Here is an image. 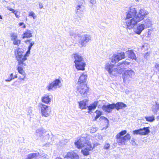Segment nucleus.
<instances>
[{"label":"nucleus","mask_w":159,"mask_h":159,"mask_svg":"<svg viewBox=\"0 0 159 159\" xmlns=\"http://www.w3.org/2000/svg\"><path fill=\"white\" fill-rule=\"evenodd\" d=\"M84 149L82 150L81 152L83 154L84 156H87L89 155V151L92 150L93 148L92 147L91 143L89 141H86L85 143Z\"/></svg>","instance_id":"10"},{"label":"nucleus","mask_w":159,"mask_h":159,"mask_svg":"<svg viewBox=\"0 0 159 159\" xmlns=\"http://www.w3.org/2000/svg\"><path fill=\"white\" fill-rule=\"evenodd\" d=\"M115 107V104H109L107 105H104L102 107L103 111L108 113L111 112Z\"/></svg>","instance_id":"16"},{"label":"nucleus","mask_w":159,"mask_h":159,"mask_svg":"<svg viewBox=\"0 0 159 159\" xmlns=\"http://www.w3.org/2000/svg\"><path fill=\"white\" fill-rule=\"evenodd\" d=\"M0 19H2V17L1 15H0Z\"/></svg>","instance_id":"57"},{"label":"nucleus","mask_w":159,"mask_h":159,"mask_svg":"<svg viewBox=\"0 0 159 159\" xmlns=\"http://www.w3.org/2000/svg\"><path fill=\"white\" fill-rule=\"evenodd\" d=\"M51 100V99L50 98L49 96L47 95H45L41 98V101L42 102L46 104H49Z\"/></svg>","instance_id":"26"},{"label":"nucleus","mask_w":159,"mask_h":159,"mask_svg":"<svg viewBox=\"0 0 159 159\" xmlns=\"http://www.w3.org/2000/svg\"><path fill=\"white\" fill-rule=\"evenodd\" d=\"M34 44V42H31L30 43L29 46L28 48L31 49L32 46Z\"/></svg>","instance_id":"44"},{"label":"nucleus","mask_w":159,"mask_h":159,"mask_svg":"<svg viewBox=\"0 0 159 159\" xmlns=\"http://www.w3.org/2000/svg\"><path fill=\"white\" fill-rule=\"evenodd\" d=\"M72 56L74 59V62L75 63L85 60L84 59L81 54L79 53H75L73 54Z\"/></svg>","instance_id":"18"},{"label":"nucleus","mask_w":159,"mask_h":159,"mask_svg":"<svg viewBox=\"0 0 159 159\" xmlns=\"http://www.w3.org/2000/svg\"><path fill=\"white\" fill-rule=\"evenodd\" d=\"M97 128H93L90 129V132L91 133H93L95 132L97 130Z\"/></svg>","instance_id":"41"},{"label":"nucleus","mask_w":159,"mask_h":159,"mask_svg":"<svg viewBox=\"0 0 159 159\" xmlns=\"http://www.w3.org/2000/svg\"><path fill=\"white\" fill-rule=\"evenodd\" d=\"M32 32L30 30H27L23 34L22 37L23 39L25 38H29L32 36Z\"/></svg>","instance_id":"28"},{"label":"nucleus","mask_w":159,"mask_h":159,"mask_svg":"<svg viewBox=\"0 0 159 159\" xmlns=\"http://www.w3.org/2000/svg\"><path fill=\"white\" fill-rule=\"evenodd\" d=\"M150 132L149 127H144L143 128H141L139 129L135 130L133 131L134 134H140L141 135H146Z\"/></svg>","instance_id":"12"},{"label":"nucleus","mask_w":159,"mask_h":159,"mask_svg":"<svg viewBox=\"0 0 159 159\" xmlns=\"http://www.w3.org/2000/svg\"><path fill=\"white\" fill-rule=\"evenodd\" d=\"M149 13L147 10L141 9L137 12L136 9L134 7L130 8L127 12L126 20V27L129 29L133 28L138 22L142 20Z\"/></svg>","instance_id":"1"},{"label":"nucleus","mask_w":159,"mask_h":159,"mask_svg":"<svg viewBox=\"0 0 159 159\" xmlns=\"http://www.w3.org/2000/svg\"><path fill=\"white\" fill-rule=\"evenodd\" d=\"M155 67L159 71V63H157Z\"/></svg>","instance_id":"45"},{"label":"nucleus","mask_w":159,"mask_h":159,"mask_svg":"<svg viewBox=\"0 0 159 159\" xmlns=\"http://www.w3.org/2000/svg\"><path fill=\"white\" fill-rule=\"evenodd\" d=\"M89 2L92 4H94L96 2L95 0H89Z\"/></svg>","instance_id":"49"},{"label":"nucleus","mask_w":159,"mask_h":159,"mask_svg":"<svg viewBox=\"0 0 159 159\" xmlns=\"http://www.w3.org/2000/svg\"><path fill=\"white\" fill-rule=\"evenodd\" d=\"M67 159H79V157L76 154L75 152H68L66 155Z\"/></svg>","instance_id":"21"},{"label":"nucleus","mask_w":159,"mask_h":159,"mask_svg":"<svg viewBox=\"0 0 159 159\" xmlns=\"http://www.w3.org/2000/svg\"><path fill=\"white\" fill-rule=\"evenodd\" d=\"M87 77V75L84 73H83L79 78L78 82V84L79 85L85 84L84 83L86 81Z\"/></svg>","instance_id":"19"},{"label":"nucleus","mask_w":159,"mask_h":159,"mask_svg":"<svg viewBox=\"0 0 159 159\" xmlns=\"http://www.w3.org/2000/svg\"><path fill=\"white\" fill-rule=\"evenodd\" d=\"M98 104V102H94L93 103L91 104L90 105L88 106V109L89 111L94 110Z\"/></svg>","instance_id":"30"},{"label":"nucleus","mask_w":159,"mask_h":159,"mask_svg":"<svg viewBox=\"0 0 159 159\" xmlns=\"http://www.w3.org/2000/svg\"><path fill=\"white\" fill-rule=\"evenodd\" d=\"M76 13L78 16L83 14L84 8L82 6L78 5L76 7Z\"/></svg>","instance_id":"20"},{"label":"nucleus","mask_w":159,"mask_h":159,"mask_svg":"<svg viewBox=\"0 0 159 159\" xmlns=\"http://www.w3.org/2000/svg\"><path fill=\"white\" fill-rule=\"evenodd\" d=\"M149 55H150V53H149L148 52H147L145 54V55H144V57L146 58H148V57Z\"/></svg>","instance_id":"46"},{"label":"nucleus","mask_w":159,"mask_h":159,"mask_svg":"<svg viewBox=\"0 0 159 159\" xmlns=\"http://www.w3.org/2000/svg\"><path fill=\"white\" fill-rule=\"evenodd\" d=\"M21 42V40L20 39H17L13 41V43L14 45L19 46Z\"/></svg>","instance_id":"35"},{"label":"nucleus","mask_w":159,"mask_h":159,"mask_svg":"<svg viewBox=\"0 0 159 159\" xmlns=\"http://www.w3.org/2000/svg\"><path fill=\"white\" fill-rule=\"evenodd\" d=\"M24 24V23L23 22H20L19 24V25L20 26H21L22 25Z\"/></svg>","instance_id":"53"},{"label":"nucleus","mask_w":159,"mask_h":159,"mask_svg":"<svg viewBox=\"0 0 159 159\" xmlns=\"http://www.w3.org/2000/svg\"><path fill=\"white\" fill-rule=\"evenodd\" d=\"M130 64V62L127 61H124L122 62L121 63L120 62L118 63V66L121 65V67L123 66V67H125V66H126L129 65Z\"/></svg>","instance_id":"34"},{"label":"nucleus","mask_w":159,"mask_h":159,"mask_svg":"<svg viewBox=\"0 0 159 159\" xmlns=\"http://www.w3.org/2000/svg\"><path fill=\"white\" fill-rule=\"evenodd\" d=\"M88 101L87 99H85L78 102L79 108L82 109L86 108V103Z\"/></svg>","instance_id":"24"},{"label":"nucleus","mask_w":159,"mask_h":159,"mask_svg":"<svg viewBox=\"0 0 159 159\" xmlns=\"http://www.w3.org/2000/svg\"><path fill=\"white\" fill-rule=\"evenodd\" d=\"M14 53L16 59L18 61L17 67L26 66V61L27 59L24 56V50L22 48H18L14 50Z\"/></svg>","instance_id":"2"},{"label":"nucleus","mask_w":159,"mask_h":159,"mask_svg":"<svg viewBox=\"0 0 159 159\" xmlns=\"http://www.w3.org/2000/svg\"><path fill=\"white\" fill-rule=\"evenodd\" d=\"M30 40H27V42H30Z\"/></svg>","instance_id":"58"},{"label":"nucleus","mask_w":159,"mask_h":159,"mask_svg":"<svg viewBox=\"0 0 159 159\" xmlns=\"http://www.w3.org/2000/svg\"><path fill=\"white\" fill-rule=\"evenodd\" d=\"M70 36H77V34L75 33L74 32V31H72L70 32Z\"/></svg>","instance_id":"40"},{"label":"nucleus","mask_w":159,"mask_h":159,"mask_svg":"<svg viewBox=\"0 0 159 159\" xmlns=\"http://www.w3.org/2000/svg\"><path fill=\"white\" fill-rule=\"evenodd\" d=\"M127 133V131L124 130L118 133L116 135V141L119 144H124L125 142L130 139L131 136L129 134H127L125 136H123Z\"/></svg>","instance_id":"3"},{"label":"nucleus","mask_w":159,"mask_h":159,"mask_svg":"<svg viewBox=\"0 0 159 159\" xmlns=\"http://www.w3.org/2000/svg\"><path fill=\"white\" fill-rule=\"evenodd\" d=\"M23 28H26V26L25 25H23Z\"/></svg>","instance_id":"55"},{"label":"nucleus","mask_w":159,"mask_h":159,"mask_svg":"<svg viewBox=\"0 0 159 159\" xmlns=\"http://www.w3.org/2000/svg\"><path fill=\"white\" fill-rule=\"evenodd\" d=\"M126 53L128 57L132 60L136 61L137 57L133 50H128L127 51Z\"/></svg>","instance_id":"22"},{"label":"nucleus","mask_w":159,"mask_h":159,"mask_svg":"<svg viewBox=\"0 0 159 159\" xmlns=\"http://www.w3.org/2000/svg\"><path fill=\"white\" fill-rule=\"evenodd\" d=\"M32 114V110H31L30 109L29 110L28 112V115L31 116V114Z\"/></svg>","instance_id":"50"},{"label":"nucleus","mask_w":159,"mask_h":159,"mask_svg":"<svg viewBox=\"0 0 159 159\" xmlns=\"http://www.w3.org/2000/svg\"><path fill=\"white\" fill-rule=\"evenodd\" d=\"M10 36L11 37V40L12 41L17 39L18 38L17 34L15 33H11L10 34Z\"/></svg>","instance_id":"33"},{"label":"nucleus","mask_w":159,"mask_h":159,"mask_svg":"<svg viewBox=\"0 0 159 159\" xmlns=\"http://www.w3.org/2000/svg\"><path fill=\"white\" fill-rule=\"evenodd\" d=\"M119 67L118 68H116V66L111 63H107L106 64L105 66V69L108 71L109 74L111 75L116 76L118 73H120V70H118ZM121 72V71H120Z\"/></svg>","instance_id":"4"},{"label":"nucleus","mask_w":159,"mask_h":159,"mask_svg":"<svg viewBox=\"0 0 159 159\" xmlns=\"http://www.w3.org/2000/svg\"><path fill=\"white\" fill-rule=\"evenodd\" d=\"M29 16H31L34 19H35L36 18V16L34 12L32 11H31L29 13Z\"/></svg>","instance_id":"38"},{"label":"nucleus","mask_w":159,"mask_h":159,"mask_svg":"<svg viewBox=\"0 0 159 159\" xmlns=\"http://www.w3.org/2000/svg\"><path fill=\"white\" fill-rule=\"evenodd\" d=\"M144 47V46L143 45L142 47Z\"/></svg>","instance_id":"60"},{"label":"nucleus","mask_w":159,"mask_h":159,"mask_svg":"<svg viewBox=\"0 0 159 159\" xmlns=\"http://www.w3.org/2000/svg\"><path fill=\"white\" fill-rule=\"evenodd\" d=\"M95 113H96L97 115L95 117V120H96L102 115V112L96 110Z\"/></svg>","instance_id":"36"},{"label":"nucleus","mask_w":159,"mask_h":159,"mask_svg":"<svg viewBox=\"0 0 159 159\" xmlns=\"http://www.w3.org/2000/svg\"><path fill=\"white\" fill-rule=\"evenodd\" d=\"M144 23L145 28H146L150 27L152 25V21L148 18L144 20Z\"/></svg>","instance_id":"29"},{"label":"nucleus","mask_w":159,"mask_h":159,"mask_svg":"<svg viewBox=\"0 0 159 159\" xmlns=\"http://www.w3.org/2000/svg\"><path fill=\"white\" fill-rule=\"evenodd\" d=\"M106 120H107V121H108V120L107 119V118H106Z\"/></svg>","instance_id":"59"},{"label":"nucleus","mask_w":159,"mask_h":159,"mask_svg":"<svg viewBox=\"0 0 159 159\" xmlns=\"http://www.w3.org/2000/svg\"><path fill=\"white\" fill-rule=\"evenodd\" d=\"M13 78H14V79L15 78H17V75H15L14 76H13Z\"/></svg>","instance_id":"54"},{"label":"nucleus","mask_w":159,"mask_h":159,"mask_svg":"<svg viewBox=\"0 0 159 159\" xmlns=\"http://www.w3.org/2000/svg\"><path fill=\"white\" fill-rule=\"evenodd\" d=\"M56 159H62V158L60 157H57Z\"/></svg>","instance_id":"56"},{"label":"nucleus","mask_w":159,"mask_h":159,"mask_svg":"<svg viewBox=\"0 0 159 159\" xmlns=\"http://www.w3.org/2000/svg\"><path fill=\"white\" fill-rule=\"evenodd\" d=\"M87 139L83 137H81L75 143V144L76 147L79 149H80L83 147L84 146L85 143L88 141Z\"/></svg>","instance_id":"13"},{"label":"nucleus","mask_w":159,"mask_h":159,"mask_svg":"<svg viewBox=\"0 0 159 159\" xmlns=\"http://www.w3.org/2000/svg\"><path fill=\"white\" fill-rule=\"evenodd\" d=\"M61 80L59 79H56L48 85L46 89L49 91L55 90L61 87Z\"/></svg>","instance_id":"6"},{"label":"nucleus","mask_w":159,"mask_h":159,"mask_svg":"<svg viewBox=\"0 0 159 159\" xmlns=\"http://www.w3.org/2000/svg\"><path fill=\"white\" fill-rule=\"evenodd\" d=\"M11 11L14 14H15V13H16V12H17V11H16V10H14V9H13V10Z\"/></svg>","instance_id":"52"},{"label":"nucleus","mask_w":159,"mask_h":159,"mask_svg":"<svg viewBox=\"0 0 159 159\" xmlns=\"http://www.w3.org/2000/svg\"><path fill=\"white\" fill-rule=\"evenodd\" d=\"M30 49L28 48V50L26 52V53H24V56L25 57L27 58V57H28L30 53Z\"/></svg>","instance_id":"39"},{"label":"nucleus","mask_w":159,"mask_h":159,"mask_svg":"<svg viewBox=\"0 0 159 159\" xmlns=\"http://www.w3.org/2000/svg\"><path fill=\"white\" fill-rule=\"evenodd\" d=\"M144 24L139 23L134 28V31L136 34H139L145 28Z\"/></svg>","instance_id":"15"},{"label":"nucleus","mask_w":159,"mask_h":159,"mask_svg":"<svg viewBox=\"0 0 159 159\" xmlns=\"http://www.w3.org/2000/svg\"><path fill=\"white\" fill-rule=\"evenodd\" d=\"M7 8L8 10H9V11H11L13 10V9L11 8V7H7Z\"/></svg>","instance_id":"51"},{"label":"nucleus","mask_w":159,"mask_h":159,"mask_svg":"<svg viewBox=\"0 0 159 159\" xmlns=\"http://www.w3.org/2000/svg\"><path fill=\"white\" fill-rule=\"evenodd\" d=\"M130 143L133 146H135L136 145V143L134 141V138L132 139Z\"/></svg>","instance_id":"43"},{"label":"nucleus","mask_w":159,"mask_h":159,"mask_svg":"<svg viewBox=\"0 0 159 159\" xmlns=\"http://www.w3.org/2000/svg\"><path fill=\"white\" fill-rule=\"evenodd\" d=\"M43 7V6L42 3L40 2L39 3V8L40 9H42Z\"/></svg>","instance_id":"48"},{"label":"nucleus","mask_w":159,"mask_h":159,"mask_svg":"<svg viewBox=\"0 0 159 159\" xmlns=\"http://www.w3.org/2000/svg\"><path fill=\"white\" fill-rule=\"evenodd\" d=\"M110 147V144L109 143H106L104 146V148L105 149H108Z\"/></svg>","instance_id":"42"},{"label":"nucleus","mask_w":159,"mask_h":159,"mask_svg":"<svg viewBox=\"0 0 159 159\" xmlns=\"http://www.w3.org/2000/svg\"><path fill=\"white\" fill-rule=\"evenodd\" d=\"M44 130L43 129H37L36 131V135L37 136L41 137L43 136Z\"/></svg>","instance_id":"31"},{"label":"nucleus","mask_w":159,"mask_h":159,"mask_svg":"<svg viewBox=\"0 0 159 159\" xmlns=\"http://www.w3.org/2000/svg\"><path fill=\"white\" fill-rule=\"evenodd\" d=\"M39 107L41 108L42 115L43 116L48 117L50 115V111L49 109V107L45 105L42 103L39 104Z\"/></svg>","instance_id":"8"},{"label":"nucleus","mask_w":159,"mask_h":159,"mask_svg":"<svg viewBox=\"0 0 159 159\" xmlns=\"http://www.w3.org/2000/svg\"><path fill=\"white\" fill-rule=\"evenodd\" d=\"M134 75V72L131 69L125 70L123 75L124 82L125 83H129L130 79L132 78Z\"/></svg>","instance_id":"7"},{"label":"nucleus","mask_w":159,"mask_h":159,"mask_svg":"<svg viewBox=\"0 0 159 159\" xmlns=\"http://www.w3.org/2000/svg\"><path fill=\"white\" fill-rule=\"evenodd\" d=\"M125 57V53L121 52L118 53L117 54H114L112 57L111 62L113 63H116L119 60L124 58Z\"/></svg>","instance_id":"11"},{"label":"nucleus","mask_w":159,"mask_h":159,"mask_svg":"<svg viewBox=\"0 0 159 159\" xmlns=\"http://www.w3.org/2000/svg\"><path fill=\"white\" fill-rule=\"evenodd\" d=\"M159 109V103L156 102L155 103L153 104L152 107V110L153 112L156 114L157 111Z\"/></svg>","instance_id":"27"},{"label":"nucleus","mask_w":159,"mask_h":159,"mask_svg":"<svg viewBox=\"0 0 159 159\" xmlns=\"http://www.w3.org/2000/svg\"><path fill=\"white\" fill-rule=\"evenodd\" d=\"M146 120L149 122H152L155 120V116L153 115L145 116L144 117Z\"/></svg>","instance_id":"32"},{"label":"nucleus","mask_w":159,"mask_h":159,"mask_svg":"<svg viewBox=\"0 0 159 159\" xmlns=\"http://www.w3.org/2000/svg\"><path fill=\"white\" fill-rule=\"evenodd\" d=\"M75 66L78 70H84L86 66L85 60L75 63Z\"/></svg>","instance_id":"17"},{"label":"nucleus","mask_w":159,"mask_h":159,"mask_svg":"<svg viewBox=\"0 0 159 159\" xmlns=\"http://www.w3.org/2000/svg\"><path fill=\"white\" fill-rule=\"evenodd\" d=\"M115 108L117 110H119L120 109H122L123 108L126 107H127V105L122 102H118L116 104H115Z\"/></svg>","instance_id":"25"},{"label":"nucleus","mask_w":159,"mask_h":159,"mask_svg":"<svg viewBox=\"0 0 159 159\" xmlns=\"http://www.w3.org/2000/svg\"><path fill=\"white\" fill-rule=\"evenodd\" d=\"M77 91L83 97L87 96L89 91V88L86 84H80L78 86Z\"/></svg>","instance_id":"9"},{"label":"nucleus","mask_w":159,"mask_h":159,"mask_svg":"<svg viewBox=\"0 0 159 159\" xmlns=\"http://www.w3.org/2000/svg\"><path fill=\"white\" fill-rule=\"evenodd\" d=\"M25 66H19L17 67V70L18 72L22 75V77L20 76L18 79L20 80H24L26 78V74L24 69L25 68Z\"/></svg>","instance_id":"14"},{"label":"nucleus","mask_w":159,"mask_h":159,"mask_svg":"<svg viewBox=\"0 0 159 159\" xmlns=\"http://www.w3.org/2000/svg\"><path fill=\"white\" fill-rule=\"evenodd\" d=\"M40 156L39 152H37L29 154L25 159H36Z\"/></svg>","instance_id":"23"},{"label":"nucleus","mask_w":159,"mask_h":159,"mask_svg":"<svg viewBox=\"0 0 159 159\" xmlns=\"http://www.w3.org/2000/svg\"><path fill=\"white\" fill-rule=\"evenodd\" d=\"M80 37L78 40V44L80 48L85 47L86 44L91 39V35L88 34L82 35Z\"/></svg>","instance_id":"5"},{"label":"nucleus","mask_w":159,"mask_h":159,"mask_svg":"<svg viewBox=\"0 0 159 159\" xmlns=\"http://www.w3.org/2000/svg\"><path fill=\"white\" fill-rule=\"evenodd\" d=\"M18 11H17V12H16L15 13V15L16 16V17L18 18H19L20 16H19V14H18Z\"/></svg>","instance_id":"47"},{"label":"nucleus","mask_w":159,"mask_h":159,"mask_svg":"<svg viewBox=\"0 0 159 159\" xmlns=\"http://www.w3.org/2000/svg\"><path fill=\"white\" fill-rule=\"evenodd\" d=\"M14 79L13 75L12 73L10 74V77L8 79L5 80V81L6 82H10L12 80Z\"/></svg>","instance_id":"37"}]
</instances>
